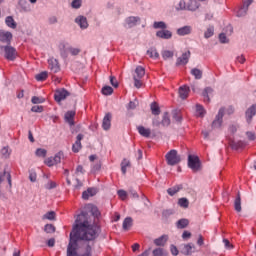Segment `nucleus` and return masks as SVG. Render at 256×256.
I'll return each instance as SVG.
<instances>
[{
    "mask_svg": "<svg viewBox=\"0 0 256 256\" xmlns=\"http://www.w3.org/2000/svg\"><path fill=\"white\" fill-rule=\"evenodd\" d=\"M127 167H131V162L127 159H124L121 163V171H122L123 175H125V173H127Z\"/></svg>",
    "mask_w": 256,
    "mask_h": 256,
    "instance_id": "nucleus-38",
    "label": "nucleus"
},
{
    "mask_svg": "<svg viewBox=\"0 0 256 256\" xmlns=\"http://www.w3.org/2000/svg\"><path fill=\"white\" fill-rule=\"evenodd\" d=\"M1 153L3 157L7 158L9 155H11V150H9V147H4L2 148Z\"/></svg>",
    "mask_w": 256,
    "mask_h": 256,
    "instance_id": "nucleus-57",
    "label": "nucleus"
},
{
    "mask_svg": "<svg viewBox=\"0 0 256 256\" xmlns=\"http://www.w3.org/2000/svg\"><path fill=\"white\" fill-rule=\"evenodd\" d=\"M5 23L7 27H10V29H17V22H15V19H13L11 16L6 17Z\"/></svg>",
    "mask_w": 256,
    "mask_h": 256,
    "instance_id": "nucleus-26",
    "label": "nucleus"
},
{
    "mask_svg": "<svg viewBox=\"0 0 256 256\" xmlns=\"http://www.w3.org/2000/svg\"><path fill=\"white\" fill-rule=\"evenodd\" d=\"M67 51H69L72 55H77L78 53H81V49L73 47H68Z\"/></svg>",
    "mask_w": 256,
    "mask_h": 256,
    "instance_id": "nucleus-56",
    "label": "nucleus"
},
{
    "mask_svg": "<svg viewBox=\"0 0 256 256\" xmlns=\"http://www.w3.org/2000/svg\"><path fill=\"white\" fill-rule=\"evenodd\" d=\"M153 256H169L163 248H156L152 252Z\"/></svg>",
    "mask_w": 256,
    "mask_h": 256,
    "instance_id": "nucleus-39",
    "label": "nucleus"
},
{
    "mask_svg": "<svg viewBox=\"0 0 256 256\" xmlns=\"http://www.w3.org/2000/svg\"><path fill=\"white\" fill-rule=\"evenodd\" d=\"M173 119L177 122L180 123L182 117H181V113H179V111H174L173 112Z\"/></svg>",
    "mask_w": 256,
    "mask_h": 256,
    "instance_id": "nucleus-58",
    "label": "nucleus"
},
{
    "mask_svg": "<svg viewBox=\"0 0 256 256\" xmlns=\"http://www.w3.org/2000/svg\"><path fill=\"white\" fill-rule=\"evenodd\" d=\"M147 55H149V57L151 59H159V52H157L156 48H150L147 50Z\"/></svg>",
    "mask_w": 256,
    "mask_h": 256,
    "instance_id": "nucleus-31",
    "label": "nucleus"
},
{
    "mask_svg": "<svg viewBox=\"0 0 256 256\" xmlns=\"http://www.w3.org/2000/svg\"><path fill=\"white\" fill-rule=\"evenodd\" d=\"M102 94L103 95H112L113 94V88L111 86H104L102 88Z\"/></svg>",
    "mask_w": 256,
    "mask_h": 256,
    "instance_id": "nucleus-49",
    "label": "nucleus"
},
{
    "mask_svg": "<svg viewBox=\"0 0 256 256\" xmlns=\"http://www.w3.org/2000/svg\"><path fill=\"white\" fill-rule=\"evenodd\" d=\"M118 197H120L122 201H125V199H127V192L125 190H118Z\"/></svg>",
    "mask_w": 256,
    "mask_h": 256,
    "instance_id": "nucleus-59",
    "label": "nucleus"
},
{
    "mask_svg": "<svg viewBox=\"0 0 256 256\" xmlns=\"http://www.w3.org/2000/svg\"><path fill=\"white\" fill-rule=\"evenodd\" d=\"M167 165L175 166L181 163V156L177 153V150H170L166 155Z\"/></svg>",
    "mask_w": 256,
    "mask_h": 256,
    "instance_id": "nucleus-4",
    "label": "nucleus"
},
{
    "mask_svg": "<svg viewBox=\"0 0 256 256\" xmlns=\"http://www.w3.org/2000/svg\"><path fill=\"white\" fill-rule=\"evenodd\" d=\"M188 225H189V220L185 218L178 220L176 223L177 229H185V227H187Z\"/></svg>",
    "mask_w": 256,
    "mask_h": 256,
    "instance_id": "nucleus-29",
    "label": "nucleus"
},
{
    "mask_svg": "<svg viewBox=\"0 0 256 256\" xmlns=\"http://www.w3.org/2000/svg\"><path fill=\"white\" fill-rule=\"evenodd\" d=\"M137 131L142 137H151V129L144 126H137Z\"/></svg>",
    "mask_w": 256,
    "mask_h": 256,
    "instance_id": "nucleus-22",
    "label": "nucleus"
},
{
    "mask_svg": "<svg viewBox=\"0 0 256 256\" xmlns=\"http://www.w3.org/2000/svg\"><path fill=\"white\" fill-rule=\"evenodd\" d=\"M48 67L52 73H59L61 71V67L59 66V61L55 58L48 59Z\"/></svg>",
    "mask_w": 256,
    "mask_h": 256,
    "instance_id": "nucleus-6",
    "label": "nucleus"
},
{
    "mask_svg": "<svg viewBox=\"0 0 256 256\" xmlns=\"http://www.w3.org/2000/svg\"><path fill=\"white\" fill-rule=\"evenodd\" d=\"M207 114V111H205V108H203L202 105L197 104L196 105V117H205Z\"/></svg>",
    "mask_w": 256,
    "mask_h": 256,
    "instance_id": "nucleus-30",
    "label": "nucleus"
},
{
    "mask_svg": "<svg viewBox=\"0 0 256 256\" xmlns=\"http://www.w3.org/2000/svg\"><path fill=\"white\" fill-rule=\"evenodd\" d=\"M45 165H47L48 167H53V165L55 164V160L53 159V157H49L44 161Z\"/></svg>",
    "mask_w": 256,
    "mask_h": 256,
    "instance_id": "nucleus-55",
    "label": "nucleus"
},
{
    "mask_svg": "<svg viewBox=\"0 0 256 256\" xmlns=\"http://www.w3.org/2000/svg\"><path fill=\"white\" fill-rule=\"evenodd\" d=\"M91 213L94 217H97L98 215H100L99 213V209H97L96 206H91Z\"/></svg>",
    "mask_w": 256,
    "mask_h": 256,
    "instance_id": "nucleus-64",
    "label": "nucleus"
},
{
    "mask_svg": "<svg viewBox=\"0 0 256 256\" xmlns=\"http://www.w3.org/2000/svg\"><path fill=\"white\" fill-rule=\"evenodd\" d=\"M181 251L183 255H192V253H195V244H186L182 247Z\"/></svg>",
    "mask_w": 256,
    "mask_h": 256,
    "instance_id": "nucleus-16",
    "label": "nucleus"
},
{
    "mask_svg": "<svg viewBox=\"0 0 256 256\" xmlns=\"http://www.w3.org/2000/svg\"><path fill=\"white\" fill-rule=\"evenodd\" d=\"M133 77H136V79H143V77H145V68L137 66Z\"/></svg>",
    "mask_w": 256,
    "mask_h": 256,
    "instance_id": "nucleus-23",
    "label": "nucleus"
},
{
    "mask_svg": "<svg viewBox=\"0 0 256 256\" xmlns=\"http://www.w3.org/2000/svg\"><path fill=\"white\" fill-rule=\"evenodd\" d=\"M161 55L164 61H167V59H173V55H175V53L171 50H163Z\"/></svg>",
    "mask_w": 256,
    "mask_h": 256,
    "instance_id": "nucleus-33",
    "label": "nucleus"
},
{
    "mask_svg": "<svg viewBox=\"0 0 256 256\" xmlns=\"http://www.w3.org/2000/svg\"><path fill=\"white\" fill-rule=\"evenodd\" d=\"M234 208L237 213H241V194L238 193L235 202H234Z\"/></svg>",
    "mask_w": 256,
    "mask_h": 256,
    "instance_id": "nucleus-35",
    "label": "nucleus"
},
{
    "mask_svg": "<svg viewBox=\"0 0 256 256\" xmlns=\"http://www.w3.org/2000/svg\"><path fill=\"white\" fill-rule=\"evenodd\" d=\"M133 79H134V87H136V89H141V87L143 86V82L141 81V78H137V76H134Z\"/></svg>",
    "mask_w": 256,
    "mask_h": 256,
    "instance_id": "nucleus-50",
    "label": "nucleus"
},
{
    "mask_svg": "<svg viewBox=\"0 0 256 256\" xmlns=\"http://www.w3.org/2000/svg\"><path fill=\"white\" fill-rule=\"evenodd\" d=\"M191 57V52L186 51L180 57L177 58L176 65H187L189 63V59Z\"/></svg>",
    "mask_w": 256,
    "mask_h": 256,
    "instance_id": "nucleus-10",
    "label": "nucleus"
},
{
    "mask_svg": "<svg viewBox=\"0 0 256 256\" xmlns=\"http://www.w3.org/2000/svg\"><path fill=\"white\" fill-rule=\"evenodd\" d=\"M35 155H36V157L45 158V157H47V151L43 148H38V149H36Z\"/></svg>",
    "mask_w": 256,
    "mask_h": 256,
    "instance_id": "nucleus-44",
    "label": "nucleus"
},
{
    "mask_svg": "<svg viewBox=\"0 0 256 256\" xmlns=\"http://www.w3.org/2000/svg\"><path fill=\"white\" fill-rule=\"evenodd\" d=\"M189 87L184 85L179 88V96L182 99H187L189 97Z\"/></svg>",
    "mask_w": 256,
    "mask_h": 256,
    "instance_id": "nucleus-24",
    "label": "nucleus"
},
{
    "mask_svg": "<svg viewBox=\"0 0 256 256\" xmlns=\"http://www.w3.org/2000/svg\"><path fill=\"white\" fill-rule=\"evenodd\" d=\"M99 227L92 224L87 219V213L82 212L76 218V224L70 233V242L67 248V256H91V246L84 244V247L78 252L77 241H93L97 238Z\"/></svg>",
    "mask_w": 256,
    "mask_h": 256,
    "instance_id": "nucleus-1",
    "label": "nucleus"
},
{
    "mask_svg": "<svg viewBox=\"0 0 256 256\" xmlns=\"http://www.w3.org/2000/svg\"><path fill=\"white\" fill-rule=\"evenodd\" d=\"M176 9L178 11H183L185 9H187V4L185 3V1L181 0L178 5L176 6Z\"/></svg>",
    "mask_w": 256,
    "mask_h": 256,
    "instance_id": "nucleus-53",
    "label": "nucleus"
},
{
    "mask_svg": "<svg viewBox=\"0 0 256 256\" xmlns=\"http://www.w3.org/2000/svg\"><path fill=\"white\" fill-rule=\"evenodd\" d=\"M191 75H193V77H195V79H202L203 78V71H201L200 69L197 68H193L190 71Z\"/></svg>",
    "mask_w": 256,
    "mask_h": 256,
    "instance_id": "nucleus-32",
    "label": "nucleus"
},
{
    "mask_svg": "<svg viewBox=\"0 0 256 256\" xmlns=\"http://www.w3.org/2000/svg\"><path fill=\"white\" fill-rule=\"evenodd\" d=\"M31 111L33 113H43V106H33Z\"/></svg>",
    "mask_w": 256,
    "mask_h": 256,
    "instance_id": "nucleus-61",
    "label": "nucleus"
},
{
    "mask_svg": "<svg viewBox=\"0 0 256 256\" xmlns=\"http://www.w3.org/2000/svg\"><path fill=\"white\" fill-rule=\"evenodd\" d=\"M223 117H225V108H220L214 120L211 123V129L213 131L223 129Z\"/></svg>",
    "mask_w": 256,
    "mask_h": 256,
    "instance_id": "nucleus-3",
    "label": "nucleus"
},
{
    "mask_svg": "<svg viewBox=\"0 0 256 256\" xmlns=\"http://www.w3.org/2000/svg\"><path fill=\"white\" fill-rule=\"evenodd\" d=\"M153 27H154V29H163V30H165V29H167V24H165V22H163V21L154 22Z\"/></svg>",
    "mask_w": 256,
    "mask_h": 256,
    "instance_id": "nucleus-47",
    "label": "nucleus"
},
{
    "mask_svg": "<svg viewBox=\"0 0 256 256\" xmlns=\"http://www.w3.org/2000/svg\"><path fill=\"white\" fill-rule=\"evenodd\" d=\"M178 35H180L181 37L185 36V35H189L191 34V26H184L182 28H179L177 30Z\"/></svg>",
    "mask_w": 256,
    "mask_h": 256,
    "instance_id": "nucleus-28",
    "label": "nucleus"
},
{
    "mask_svg": "<svg viewBox=\"0 0 256 256\" xmlns=\"http://www.w3.org/2000/svg\"><path fill=\"white\" fill-rule=\"evenodd\" d=\"M182 189H183V185H176V186H174L172 188H169L167 190V193H168V195L173 197V195H176V193H179Z\"/></svg>",
    "mask_w": 256,
    "mask_h": 256,
    "instance_id": "nucleus-27",
    "label": "nucleus"
},
{
    "mask_svg": "<svg viewBox=\"0 0 256 256\" xmlns=\"http://www.w3.org/2000/svg\"><path fill=\"white\" fill-rule=\"evenodd\" d=\"M49 73H47V71L41 72L39 74L36 75V81H45V79H47Z\"/></svg>",
    "mask_w": 256,
    "mask_h": 256,
    "instance_id": "nucleus-45",
    "label": "nucleus"
},
{
    "mask_svg": "<svg viewBox=\"0 0 256 256\" xmlns=\"http://www.w3.org/2000/svg\"><path fill=\"white\" fill-rule=\"evenodd\" d=\"M188 167L192 169L195 173L197 171H201V161H199V157L189 155L188 157Z\"/></svg>",
    "mask_w": 256,
    "mask_h": 256,
    "instance_id": "nucleus-5",
    "label": "nucleus"
},
{
    "mask_svg": "<svg viewBox=\"0 0 256 256\" xmlns=\"http://www.w3.org/2000/svg\"><path fill=\"white\" fill-rule=\"evenodd\" d=\"M219 41L220 43H223V44L229 43V38H227V35H225V33H221L219 35Z\"/></svg>",
    "mask_w": 256,
    "mask_h": 256,
    "instance_id": "nucleus-54",
    "label": "nucleus"
},
{
    "mask_svg": "<svg viewBox=\"0 0 256 256\" xmlns=\"http://www.w3.org/2000/svg\"><path fill=\"white\" fill-rule=\"evenodd\" d=\"M85 173V169L81 165H78L75 171L76 175H83Z\"/></svg>",
    "mask_w": 256,
    "mask_h": 256,
    "instance_id": "nucleus-63",
    "label": "nucleus"
},
{
    "mask_svg": "<svg viewBox=\"0 0 256 256\" xmlns=\"http://www.w3.org/2000/svg\"><path fill=\"white\" fill-rule=\"evenodd\" d=\"M55 217H56L55 211H50L44 214L42 219H48V221H55Z\"/></svg>",
    "mask_w": 256,
    "mask_h": 256,
    "instance_id": "nucleus-40",
    "label": "nucleus"
},
{
    "mask_svg": "<svg viewBox=\"0 0 256 256\" xmlns=\"http://www.w3.org/2000/svg\"><path fill=\"white\" fill-rule=\"evenodd\" d=\"M64 155L63 152H58L54 157H52L54 159V163L56 165H59V163H61V159H63Z\"/></svg>",
    "mask_w": 256,
    "mask_h": 256,
    "instance_id": "nucleus-48",
    "label": "nucleus"
},
{
    "mask_svg": "<svg viewBox=\"0 0 256 256\" xmlns=\"http://www.w3.org/2000/svg\"><path fill=\"white\" fill-rule=\"evenodd\" d=\"M57 187V183L53 181H48V183L45 184V189H55Z\"/></svg>",
    "mask_w": 256,
    "mask_h": 256,
    "instance_id": "nucleus-60",
    "label": "nucleus"
},
{
    "mask_svg": "<svg viewBox=\"0 0 256 256\" xmlns=\"http://www.w3.org/2000/svg\"><path fill=\"white\" fill-rule=\"evenodd\" d=\"M102 128L104 131H109L111 129V114L108 113L104 116L103 122H102Z\"/></svg>",
    "mask_w": 256,
    "mask_h": 256,
    "instance_id": "nucleus-17",
    "label": "nucleus"
},
{
    "mask_svg": "<svg viewBox=\"0 0 256 256\" xmlns=\"http://www.w3.org/2000/svg\"><path fill=\"white\" fill-rule=\"evenodd\" d=\"M256 115V104L251 105L250 107L247 108L245 112V117L247 123H251L253 121V117Z\"/></svg>",
    "mask_w": 256,
    "mask_h": 256,
    "instance_id": "nucleus-9",
    "label": "nucleus"
},
{
    "mask_svg": "<svg viewBox=\"0 0 256 256\" xmlns=\"http://www.w3.org/2000/svg\"><path fill=\"white\" fill-rule=\"evenodd\" d=\"M0 55H4L8 61H15L17 59V50L11 45L0 46Z\"/></svg>",
    "mask_w": 256,
    "mask_h": 256,
    "instance_id": "nucleus-2",
    "label": "nucleus"
},
{
    "mask_svg": "<svg viewBox=\"0 0 256 256\" xmlns=\"http://www.w3.org/2000/svg\"><path fill=\"white\" fill-rule=\"evenodd\" d=\"M83 139V134H78L76 137V142L72 146V151L74 153H79L81 151V140Z\"/></svg>",
    "mask_w": 256,
    "mask_h": 256,
    "instance_id": "nucleus-15",
    "label": "nucleus"
},
{
    "mask_svg": "<svg viewBox=\"0 0 256 256\" xmlns=\"http://www.w3.org/2000/svg\"><path fill=\"white\" fill-rule=\"evenodd\" d=\"M162 125L164 127H169V125H171V119H169V113L167 112L163 115Z\"/></svg>",
    "mask_w": 256,
    "mask_h": 256,
    "instance_id": "nucleus-42",
    "label": "nucleus"
},
{
    "mask_svg": "<svg viewBox=\"0 0 256 256\" xmlns=\"http://www.w3.org/2000/svg\"><path fill=\"white\" fill-rule=\"evenodd\" d=\"M215 29L213 27H209L206 32L204 33L205 39H209V37H213Z\"/></svg>",
    "mask_w": 256,
    "mask_h": 256,
    "instance_id": "nucleus-51",
    "label": "nucleus"
},
{
    "mask_svg": "<svg viewBox=\"0 0 256 256\" xmlns=\"http://www.w3.org/2000/svg\"><path fill=\"white\" fill-rule=\"evenodd\" d=\"M44 231L46 233H55V226H53V224H46Z\"/></svg>",
    "mask_w": 256,
    "mask_h": 256,
    "instance_id": "nucleus-52",
    "label": "nucleus"
},
{
    "mask_svg": "<svg viewBox=\"0 0 256 256\" xmlns=\"http://www.w3.org/2000/svg\"><path fill=\"white\" fill-rule=\"evenodd\" d=\"M196 9H199V4L195 0H190V2L187 4V10L196 11Z\"/></svg>",
    "mask_w": 256,
    "mask_h": 256,
    "instance_id": "nucleus-37",
    "label": "nucleus"
},
{
    "mask_svg": "<svg viewBox=\"0 0 256 256\" xmlns=\"http://www.w3.org/2000/svg\"><path fill=\"white\" fill-rule=\"evenodd\" d=\"M75 23L80 27V29L85 30L89 27V22L87 21V17L78 16L75 18Z\"/></svg>",
    "mask_w": 256,
    "mask_h": 256,
    "instance_id": "nucleus-12",
    "label": "nucleus"
},
{
    "mask_svg": "<svg viewBox=\"0 0 256 256\" xmlns=\"http://www.w3.org/2000/svg\"><path fill=\"white\" fill-rule=\"evenodd\" d=\"M253 3V0H246L243 3V6L238 10L237 17H245L247 15V11H249V6Z\"/></svg>",
    "mask_w": 256,
    "mask_h": 256,
    "instance_id": "nucleus-11",
    "label": "nucleus"
},
{
    "mask_svg": "<svg viewBox=\"0 0 256 256\" xmlns=\"http://www.w3.org/2000/svg\"><path fill=\"white\" fill-rule=\"evenodd\" d=\"M32 103L34 105H39L41 103H45V98L43 97H37V96H33L32 99H31Z\"/></svg>",
    "mask_w": 256,
    "mask_h": 256,
    "instance_id": "nucleus-46",
    "label": "nucleus"
},
{
    "mask_svg": "<svg viewBox=\"0 0 256 256\" xmlns=\"http://www.w3.org/2000/svg\"><path fill=\"white\" fill-rule=\"evenodd\" d=\"M1 183H8L11 187V174L9 172H4L0 175V185Z\"/></svg>",
    "mask_w": 256,
    "mask_h": 256,
    "instance_id": "nucleus-25",
    "label": "nucleus"
},
{
    "mask_svg": "<svg viewBox=\"0 0 256 256\" xmlns=\"http://www.w3.org/2000/svg\"><path fill=\"white\" fill-rule=\"evenodd\" d=\"M156 36L159 37V39H171L173 37V34L169 30H160L156 33Z\"/></svg>",
    "mask_w": 256,
    "mask_h": 256,
    "instance_id": "nucleus-21",
    "label": "nucleus"
},
{
    "mask_svg": "<svg viewBox=\"0 0 256 256\" xmlns=\"http://www.w3.org/2000/svg\"><path fill=\"white\" fill-rule=\"evenodd\" d=\"M211 95H213V89H212V88H206V89L203 91L204 101H206L207 103H209Z\"/></svg>",
    "mask_w": 256,
    "mask_h": 256,
    "instance_id": "nucleus-34",
    "label": "nucleus"
},
{
    "mask_svg": "<svg viewBox=\"0 0 256 256\" xmlns=\"http://www.w3.org/2000/svg\"><path fill=\"white\" fill-rule=\"evenodd\" d=\"M139 21H141L139 17H135V16L128 17L125 21V27H127L128 29H131V27H135V25H137Z\"/></svg>",
    "mask_w": 256,
    "mask_h": 256,
    "instance_id": "nucleus-13",
    "label": "nucleus"
},
{
    "mask_svg": "<svg viewBox=\"0 0 256 256\" xmlns=\"http://www.w3.org/2000/svg\"><path fill=\"white\" fill-rule=\"evenodd\" d=\"M81 3H82L81 0H74L71 5L73 9H79L81 7Z\"/></svg>",
    "mask_w": 256,
    "mask_h": 256,
    "instance_id": "nucleus-62",
    "label": "nucleus"
},
{
    "mask_svg": "<svg viewBox=\"0 0 256 256\" xmlns=\"http://www.w3.org/2000/svg\"><path fill=\"white\" fill-rule=\"evenodd\" d=\"M13 39V34L9 31L0 30V42L9 45Z\"/></svg>",
    "mask_w": 256,
    "mask_h": 256,
    "instance_id": "nucleus-8",
    "label": "nucleus"
},
{
    "mask_svg": "<svg viewBox=\"0 0 256 256\" xmlns=\"http://www.w3.org/2000/svg\"><path fill=\"white\" fill-rule=\"evenodd\" d=\"M178 205L183 209H187V207H189V200L187 198H180L178 200Z\"/></svg>",
    "mask_w": 256,
    "mask_h": 256,
    "instance_id": "nucleus-41",
    "label": "nucleus"
},
{
    "mask_svg": "<svg viewBox=\"0 0 256 256\" xmlns=\"http://www.w3.org/2000/svg\"><path fill=\"white\" fill-rule=\"evenodd\" d=\"M168 240H169V236L164 234V235L160 236L159 238H156L154 240V244L157 247H164V245L167 243Z\"/></svg>",
    "mask_w": 256,
    "mask_h": 256,
    "instance_id": "nucleus-19",
    "label": "nucleus"
},
{
    "mask_svg": "<svg viewBox=\"0 0 256 256\" xmlns=\"http://www.w3.org/2000/svg\"><path fill=\"white\" fill-rule=\"evenodd\" d=\"M97 195V189L96 188H88L86 191L82 193V199L87 200L90 197H95Z\"/></svg>",
    "mask_w": 256,
    "mask_h": 256,
    "instance_id": "nucleus-18",
    "label": "nucleus"
},
{
    "mask_svg": "<svg viewBox=\"0 0 256 256\" xmlns=\"http://www.w3.org/2000/svg\"><path fill=\"white\" fill-rule=\"evenodd\" d=\"M132 225H133V219L131 217H127L123 221L122 227H123L124 231H127Z\"/></svg>",
    "mask_w": 256,
    "mask_h": 256,
    "instance_id": "nucleus-36",
    "label": "nucleus"
},
{
    "mask_svg": "<svg viewBox=\"0 0 256 256\" xmlns=\"http://www.w3.org/2000/svg\"><path fill=\"white\" fill-rule=\"evenodd\" d=\"M18 5H19L20 11H22V13H30L31 4H29V2H27V0H19Z\"/></svg>",
    "mask_w": 256,
    "mask_h": 256,
    "instance_id": "nucleus-14",
    "label": "nucleus"
},
{
    "mask_svg": "<svg viewBox=\"0 0 256 256\" xmlns=\"http://www.w3.org/2000/svg\"><path fill=\"white\" fill-rule=\"evenodd\" d=\"M64 119L66 121V123H69L70 126L75 125V121L73 119H75V111L71 110L66 112Z\"/></svg>",
    "mask_w": 256,
    "mask_h": 256,
    "instance_id": "nucleus-20",
    "label": "nucleus"
},
{
    "mask_svg": "<svg viewBox=\"0 0 256 256\" xmlns=\"http://www.w3.org/2000/svg\"><path fill=\"white\" fill-rule=\"evenodd\" d=\"M69 97V92L65 89L57 90L54 94V99L57 103H61V101L67 99Z\"/></svg>",
    "mask_w": 256,
    "mask_h": 256,
    "instance_id": "nucleus-7",
    "label": "nucleus"
},
{
    "mask_svg": "<svg viewBox=\"0 0 256 256\" xmlns=\"http://www.w3.org/2000/svg\"><path fill=\"white\" fill-rule=\"evenodd\" d=\"M150 107L153 115H159L161 113L159 105L156 102H153Z\"/></svg>",
    "mask_w": 256,
    "mask_h": 256,
    "instance_id": "nucleus-43",
    "label": "nucleus"
}]
</instances>
